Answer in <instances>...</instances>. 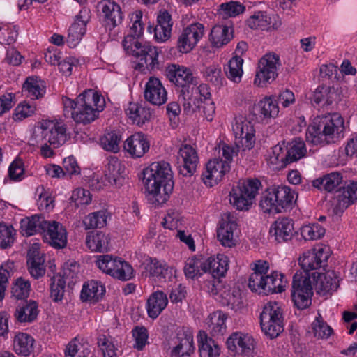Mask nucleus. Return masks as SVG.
<instances>
[{"mask_svg": "<svg viewBox=\"0 0 357 357\" xmlns=\"http://www.w3.org/2000/svg\"><path fill=\"white\" fill-rule=\"evenodd\" d=\"M245 6L238 1H230L222 3L220 11L222 12L223 17H235L245 10Z\"/></svg>", "mask_w": 357, "mask_h": 357, "instance_id": "57", "label": "nucleus"}, {"mask_svg": "<svg viewBox=\"0 0 357 357\" xmlns=\"http://www.w3.org/2000/svg\"><path fill=\"white\" fill-rule=\"evenodd\" d=\"M283 324L282 309L277 303H268L266 305L260 314V322H275Z\"/></svg>", "mask_w": 357, "mask_h": 357, "instance_id": "41", "label": "nucleus"}, {"mask_svg": "<svg viewBox=\"0 0 357 357\" xmlns=\"http://www.w3.org/2000/svg\"><path fill=\"white\" fill-rule=\"evenodd\" d=\"M35 110L36 107L34 105L24 101L19 104L15 108L13 114V119L15 121H21L31 116Z\"/></svg>", "mask_w": 357, "mask_h": 357, "instance_id": "62", "label": "nucleus"}, {"mask_svg": "<svg viewBox=\"0 0 357 357\" xmlns=\"http://www.w3.org/2000/svg\"><path fill=\"white\" fill-rule=\"evenodd\" d=\"M198 342L200 357H218L220 355L218 344L208 337L204 331H199Z\"/></svg>", "mask_w": 357, "mask_h": 357, "instance_id": "34", "label": "nucleus"}, {"mask_svg": "<svg viewBox=\"0 0 357 357\" xmlns=\"http://www.w3.org/2000/svg\"><path fill=\"white\" fill-rule=\"evenodd\" d=\"M166 75L170 82L180 87L197 82L190 69L176 65L168 66L166 70Z\"/></svg>", "mask_w": 357, "mask_h": 357, "instance_id": "21", "label": "nucleus"}, {"mask_svg": "<svg viewBox=\"0 0 357 357\" xmlns=\"http://www.w3.org/2000/svg\"><path fill=\"white\" fill-rule=\"evenodd\" d=\"M79 272V265L75 261H67L64 264L62 273L59 277L68 282V285L74 282V278H77Z\"/></svg>", "mask_w": 357, "mask_h": 357, "instance_id": "59", "label": "nucleus"}, {"mask_svg": "<svg viewBox=\"0 0 357 357\" xmlns=\"http://www.w3.org/2000/svg\"><path fill=\"white\" fill-rule=\"evenodd\" d=\"M14 229L11 226L0 224V247L6 249L10 247L14 242Z\"/></svg>", "mask_w": 357, "mask_h": 357, "instance_id": "61", "label": "nucleus"}, {"mask_svg": "<svg viewBox=\"0 0 357 357\" xmlns=\"http://www.w3.org/2000/svg\"><path fill=\"white\" fill-rule=\"evenodd\" d=\"M328 253L324 252V248H319L317 251L308 252L299 259V264L305 272V275H310L309 271L318 269L327 266Z\"/></svg>", "mask_w": 357, "mask_h": 357, "instance_id": "15", "label": "nucleus"}, {"mask_svg": "<svg viewBox=\"0 0 357 357\" xmlns=\"http://www.w3.org/2000/svg\"><path fill=\"white\" fill-rule=\"evenodd\" d=\"M45 259L40 255V252L33 248L28 252L27 266L28 269L33 278L38 279L45 273L44 266Z\"/></svg>", "mask_w": 357, "mask_h": 357, "instance_id": "33", "label": "nucleus"}, {"mask_svg": "<svg viewBox=\"0 0 357 357\" xmlns=\"http://www.w3.org/2000/svg\"><path fill=\"white\" fill-rule=\"evenodd\" d=\"M107 212L98 211L89 214L83 220L86 229L102 228L107 224Z\"/></svg>", "mask_w": 357, "mask_h": 357, "instance_id": "47", "label": "nucleus"}, {"mask_svg": "<svg viewBox=\"0 0 357 357\" xmlns=\"http://www.w3.org/2000/svg\"><path fill=\"white\" fill-rule=\"evenodd\" d=\"M100 96L92 89L83 91L78 96V107L71 112V116L77 123L89 124L99 116L100 110L97 107Z\"/></svg>", "mask_w": 357, "mask_h": 357, "instance_id": "3", "label": "nucleus"}, {"mask_svg": "<svg viewBox=\"0 0 357 357\" xmlns=\"http://www.w3.org/2000/svg\"><path fill=\"white\" fill-rule=\"evenodd\" d=\"M204 27L202 24L194 23L185 28L177 40V49L181 53L190 52L203 36Z\"/></svg>", "mask_w": 357, "mask_h": 357, "instance_id": "9", "label": "nucleus"}, {"mask_svg": "<svg viewBox=\"0 0 357 357\" xmlns=\"http://www.w3.org/2000/svg\"><path fill=\"white\" fill-rule=\"evenodd\" d=\"M336 195L347 202H349V204H353L357 200V182L349 181V183L336 190Z\"/></svg>", "mask_w": 357, "mask_h": 357, "instance_id": "51", "label": "nucleus"}, {"mask_svg": "<svg viewBox=\"0 0 357 357\" xmlns=\"http://www.w3.org/2000/svg\"><path fill=\"white\" fill-rule=\"evenodd\" d=\"M105 293V287L102 282L93 280L84 284L80 298L84 302L89 301L96 303L102 298Z\"/></svg>", "mask_w": 357, "mask_h": 357, "instance_id": "23", "label": "nucleus"}, {"mask_svg": "<svg viewBox=\"0 0 357 357\" xmlns=\"http://www.w3.org/2000/svg\"><path fill=\"white\" fill-rule=\"evenodd\" d=\"M342 183V176L340 172H332L313 181L314 188L324 190L327 192L335 191L340 188Z\"/></svg>", "mask_w": 357, "mask_h": 357, "instance_id": "30", "label": "nucleus"}, {"mask_svg": "<svg viewBox=\"0 0 357 357\" xmlns=\"http://www.w3.org/2000/svg\"><path fill=\"white\" fill-rule=\"evenodd\" d=\"M259 206L264 213H278L273 186L268 188L262 193Z\"/></svg>", "mask_w": 357, "mask_h": 357, "instance_id": "46", "label": "nucleus"}, {"mask_svg": "<svg viewBox=\"0 0 357 357\" xmlns=\"http://www.w3.org/2000/svg\"><path fill=\"white\" fill-rule=\"evenodd\" d=\"M201 260L197 258L188 259L184 267V273L187 278L194 279L201 275Z\"/></svg>", "mask_w": 357, "mask_h": 357, "instance_id": "64", "label": "nucleus"}, {"mask_svg": "<svg viewBox=\"0 0 357 357\" xmlns=\"http://www.w3.org/2000/svg\"><path fill=\"white\" fill-rule=\"evenodd\" d=\"M133 272L131 265L120 259L112 276L122 281H127L133 278Z\"/></svg>", "mask_w": 357, "mask_h": 357, "instance_id": "52", "label": "nucleus"}, {"mask_svg": "<svg viewBox=\"0 0 357 357\" xmlns=\"http://www.w3.org/2000/svg\"><path fill=\"white\" fill-rule=\"evenodd\" d=\"M123 148L132 157L140 158L149 150L150 142L147 135L136 132L125 141Z\"/></svg>", "mask_w": 357, "mask_h": 357, "instance_id": "17", "label": "nucleus"}, {"mask_svg": "<svg viewBox=\"0 0 357 357\" xmlns=\"http://www.w3.org/2000/svg\"><path fill=\"white\" fill-rule=\"evenodd\" d=\"M266 20V12L259 11L255 13L254 15L250 16L247 20L248 26L253 29H261L265 30L267 26Z\"/></svg>", "mask_w": 357, "mask_h": 357, "instance_id": "60", "label": "nucleus"}, {"mask_svg": "<svg viewBox=\"0 0 357 357\" xmlns=\"http://www.w3.org/2000/svg\"><path fill=\"white\" fill-rule=\"evenodd\" d=\"M310 129L313 143L321 145L335 143L343 137L344 120L339 113H328L314 119Z\"/></svg>", "mask_w": 357, "mask_h": 357, "instance_id": "2", "label": "nucleus"}, {"mask_svg": "<svg viewBox=\"0 0 357 357\" xmlns=\"http://www.w3.org/2000/svg\"><path fill=\"white\" fill-rule=\"evenodd\" d=\"M237 225L233 221L222 220L217 230L218 239L224 246L231 247L234 243V230L236 229Z\"/></svg>", "mask_w": 357, "mask_h": 357, "instance_id": "40", "label": "nucleus"}, {"mask_svg": "<svg viewBox=\"0 0 357 357\" xmlns=\"http://www.w3.org/2000/svg\"><path fill=\"white\" fill-rule=\"evenodd\" d=\"M227 318V316L221 312L213 313L211 317V324H209L211 333L213 336L222 335L226 332L225 320Z\"/></svg>", "mask_w": 357, "mask_h": 357, "instance_id": "48", "label": "nucleus"}, {"mask_svg": "<svg viewBox=\"0 0 357 357\" xmlns=\"http://www.w3.org/2000/svg\"><path fill=\"white\" fill-rule=\"evenodd\" d=\"M46 225H48V221L42 215L25 218L20 221V229L22 234L26 236H31L36 233L43 234Z\"/></svg>", "mask_w": 357, "mask_h": 357, "instance_id": "24", "label": "nucleus"}, {"mask_svg": "<svg viewBox=\"0 0 357 357\" xmlns=\"http://www.w3.org/2000/svg\"><path fill=\"white\" fill-rule=\"evenodd\" d=\"M278 211L282 213L291 210L294 205V192L287 186H273Z\"/></svg>", "mask_w": 357, "mask_h": 357, "instance_id": "25", "label": "nucleus"}, {"mask_svg": "<svg viewBox=\"0 0 357 357\" xmlns=\"http://www.w3.org/2000/svg\"><path fill=\"white\" fill-rule=\"evenodd\" d=\"M260 186L261 181L257 178H248L239 181L229 193L230 203L237 210H248Z\"/></svg>", "mask_w": 357, "mask_h": 357, "instance_id": "4", "label": "nucleus"}, {"mask_svg": "<svg viewBox=\"0 0 357 357\" xmlns=\"http://www.w3.org/2000/svg\"><path fill=\"white\" fill-rule=\"evenodd\" d=\"M284 275L278 271H273L270 275L259 277L255 274L249 276L248 286L249 289L259 295H268L281 293L284 289L282 279Z\"/></svg>", "mask_w": 357, "mask_h": 357, "instance_id": "6", "label": "nucleus"}, {"mask_svg": "<svg viewBox=\"0 0 357 357\" xmlns=\"http://www.w3.org/2000/svg\"><path fill=\"white\" fill-rule=\"evenodd\" d=\"M228 257L224 255H218L217 257H210L206 261H201V270L208 272L213 278L225 275L228 269Z\"/></svg>", "mask_w": 357, "mask_h": 357, "instance_id": "20", "label": "nucleus"}, {"mask_svg": "<svg viewBox=\"0 0 357 357\" xmlns=\"http://www.w3.org/2000/svg\"><path fill=\"white\" fill-rule=\"evenodd\" d=\"M142 266L149 277L156 278L159 280L165 279L168 274V268L156 258L149 257L144 260Z\"/></svg>", "mask_w": 357, "mask_h": 357, "instance_id": "39", "label": "nucleus"}, {"mask_svg": "<svg viewBox=\"0 0 357 357\" xmlns=\"http://www.w3.org/2000/svg\"><path fill=\"white\" fill-rule=\"evenodd\" d=\"M305 142L301 138H296L286 146V153L283 160L287 165L300 160L305 156Z\"/></svg>", "mask_w": 357, "mask_h": 357, "instance_id": "35", "label": "nucleus"}, {"mask_svg": "<svg viewBox=\"0 0 357 357\" xmlns=\"http://www.w3.org/2000/svg\"><path fill=\"white\" fill-rule=\"evenodd\" d=\"M175 347L172 350V355L178 357L189 356L193 353V335L189 328H182L177 331Z\"/></svg>", "mask_w": 357, "mask_h": 357, "instance_id": "14", "label": "nucleus"}, {"mask_svg": "<svg viewBox=\"0 0 357 357\" xmlns=\"http://www.w3.org/2000/svg\"><path fill=\"white\" fill-rule=\"evenodd\" d=\"M301 234L305 240L321 238L325 234V229L319 225H306L301 228Z\"/></svg>", "mask_w": 357, "mask_h": 357, "instance_id": "58", "label": "nucleus"}, {"mask_svg": "<svg viewBox=\"0 0 357 357\" xmlns=\"http://www.w3.org/2000/svg\"><path fill=\"white\" fill-rule=\"evenodd\" d=\"M280 64L278 54H265L259 61L254 83L259 86H263L264 84L274 81L278 76V67Z\"/></svg>", "mask_w": 357, "mask_h": 357, "instance_id": "8", "label": "nucleus"}, {"mask_svg": "<svg viewBox=\"0 0 357 357\" xmlns=\"http://www.w3.org/2000/svg\"><path fill=\"white\" fill-rule=\"evenodd\" d=\"M121 139V135L117 134L116 132H109L105 133L100 137V145L107 151L117 153L119 150V142Z\"/></svg>", "mask_w": 357, "mask_h": 357, "instance_id": "50", "label": "nucleus"}, {"mask_svg": "<svg viewBox=\"0 0 357 357\" xmlns=\"http://www.w3.org/2000/svg\"><path fill=\"white\" fill-rule=\"evenodd\" d=\"M157 22L154 29L155 37L158 40L165 41L171 36L173 24L171 15L167 10L160 11Z\"/></svg>", "mask_w": 357, "mask_h": 357, "instance_id": "29", "label": "nucleus"}, {"mask_svg": "<svg viewBox=\"0 0 357 357\" xmlns=\"http://www.w3.org/2000/svg\"><path fill=\"white\" fill-rule=\"evenodd\" d=\"M119 260L120 258H113L112 255H105L99 256L96 263L102 272L112 276Z\"/></svg>", "mask_w": 357, "mask_h": 357, "instance_id": "53", "label": "nucleus"}, {"mask_svg": "<svg viewBox=\"0 0 357 357\" xmlns=\"http://www.w3.org/2000/svg\"><path fill=\"white\" fill-rule=\"evenodd\" d=\"M312 329L314 337L321 339L329 337L333 331L332 328L324 321L320 314H318L312 322Z\"/></svg>", "mask_w": 357, "mask_h": 357, "instance_id": "49", "label": "nucleus"}, {"mask_svg": "<svg viewBox=\"0 0 357 357\" xmlns=\"http://www.w3.org/2000/svg\"><path fill=\"white\" fill-rule=\"evenodd\" d=\"M294 233V222L288 218H278L270 228V234L278 243L291 240Z\"/></svg>", "mask_w": 357, "mask_h": 357, "instance_id": "19", "label": "nucleus"}, {"mask_svg": "<svg viewBox=\"0 0 357 357\" xmlns=\"http://www.w3.org/2000/svg\"><path fill=\"white\" fill-rule=\"evenodd\" d=\"M312 275L316 281L319 294L331 293L336 291L339 287L338 278L333 271H327L324 273L314 272Z\"/></svg>", "mask_w": 357, "mask_h": 357, "instance_id": "22", "label": "nucleus"}, {"mask_svg": "<svg viewBox=\"0 0 357 357\" xmlns=\"http://www.w3.org/2000/svg\"><path fill=\"white\" fill-rule=\"evenodd\" d=\"M22 90L27 92V96L32 100L39 99L45 95V83L38 77H29L23 84Z\"/></svg>", "mask_w": 357, "mask_h": 357, "instance_id": "36", "label": "nucleus"}, {"mask_svg": "<svg viewBox=\"0 0 357 357\" xmlns=\"http://www.w3.org/2000/svg\"><path fill=\"white\" fill-rule=\"evenodd\" d=\"M86 21L82 20L79 15L77 17V20L70 26L67 43L70 47H74L82 40L86 33Z\"/></svg>", "mask_w": 357, "mask_h": 357, "instance_id": "38", "label": "nucleus"}, {"mask_svg": "<svg viewBox=\"0 0 357 357\" xmlns=\"http://www.w3.org/2000/svg\"><path fill=\"white\" fill-rule=\"evenodd\" d=\"M144 98L153 105L160 106L167 100V93L158 78L151 77L146 82Z\"/></svg>", "mask_w": 357, "mask_h": 357, "instance_id": "13", "label": "nucleus"}, {"mask_svg": "<svg viewBox=\"0 0 357 357\" xmlns=\"http://www.w3.org/2000/svg\"><path fill=\"white\" fill-rule=\"evenodd\" d=\"M260 325L262 331L270 339L277 337L284 331V324L277 322H260Z\"/></svg>", "mask_w": 357, "mask_h": 357, "instance_id": "63", "label": "nucleus"}, {"mask_svg": "<svg viewBox=\"0 0 357 357\" xmlns=\"http://www.w3.org/2000/svg\"><path fill=\"white\" fill-rule=\"evenodd\" d=\"M31 285L29 281L19 278L12 287L13 296L18 300L25 301L29 295Z\"/></svg>", "mask_w": 357, "mask_h": 357, "instance_id": "55", "label": "nucleus"}, {"mask_svg": "<svg viewBox=\"0 0 357 357\" xmlns=\"http://www.w3.org/2000/svg\"><path fill=\"white\" fill-rule=\"evenodd\" d=\"M34 340L24 333H19L14 338L13 347L17 354L24 356H29L33 350Z\"/></svg>", "mask_w": 357, "mask_h": 357, "instance_id": "42", "label": "nucleus"}, {"mask_svg": "<svg viewBox=\"0 0 357 357\" xmlns=\"http://www.w3.org/2000/svg\"><path fill=\"white\" fill-rule=\"evenodd\" d=\"M142 17V13L141 11L136 13L135 20L130 28V33L125 37L123 41V47L126 51L129 50V45H131V43H133L134 40H137V38L143 33L144 27Z\"/></svg>", "mask_w": 357, "mask_h": 357, "instance_id": "44", "label": "nucleus"}, {"mask_svg": "<svg viewBox=\"0 0 357 357\" xmlns=\"http://www.w3.org/2000/svg\"><path fill=\"white\" fill-rule=\"evenodd\" d=\"M291 299L298 310L308 308L312 304L313 296L310 275L296 273L291 284Z\"/></svg>", "mask_w": 357, "mask_h": 357, "instance_id": "7", "label": "nucleus"}, {"mask_svg": "<svg viewBox=\"0 0 357 357\" xmlns=\"http://www.w3.org/2000/svg\"><path fill=\"white\" fill-rule=\"evenodd\" d=\"M252 112L257 118L268 123L271 119H275L279 114V107L273 97H265L253 106Z\"/></svg>", "mask_w": 357, "mask_h": 357, "instance_id": "16", "label": "nucleus"}, {"mask_svg": "<svg viewBox=\"0 0 357 357\" xmlns=\"http://www.w3.org/2000/svg\"><path fill=\"white\" fill-rule=\"evenodd\" d=\"M124 171V165L116 158H112L108 161L105 176L112 185L120 188L123 183Z\"/></svg>", "mask_w": 357, "mask_h": 357, "instance_id": "26", "label": "nucleus"}, {"mask_svg": "<svg viewBox=\"0 0 357 357\" xmlns=\"http://www.w3.org/2000/svg\"><path fill=\"white\" fill-rule=\"evenodd\" d=\"M129 47L130 49L127 52L139 59V63L135 66L136 70L144 71L146 69L152 73L160 69L159 51L156 47L151 45L149 43H142L138 40H134Z\"/></svg>", "mask_w": 357, "mask_h": 357, "instance_id": "5", "label": "nucleus"}, {"mask_svg": "<svg viewBox=\"0 0 357 357\" xmlns=\"http://www.w3.org/2000/svg\"><path fill=\"white\" fill-rule=\"evenodd\" d=\"M66 281L59 276L53 277L50 285V297L57 302L63 299Z\"/></svg>", "mask_w": 357, "mask_h": 357, "instance_id": "56", "label": "nucleus"}, {"mask_svg": "<svg viewBox=\"0 0 357 357\" xmlns=\"http://www.w3.org/2000/svg\"><path fill=\"white\" fill-rule=\"evenodd\" d=\"M326 97V109H334L343 98L342 89L335 86H327L325 88L322 93Z\"/></svg>", "mask_w": 357, "mask_h": 357, "instance_id": "54", "label": "nucleus"}, {"mask_svg": "<svg viewBox=\"0 0 357 357\" xmlns=\"http://www.w3.org/2000/svg\"><path fill=\"white\" fill-rule=\"evenodd\" d=\"M106 27L112 29L122 22L123 16L121 8L114 1H108L102 8Z\"/></svg>", "mask_w": 357, "mask_h": 357, "instance_id": "28", "label": "nucleus"}, {"mask_svg": "<svg viewBox=\"0 0 357 357\" xmlns=\"http://www.w3.org/2000/svg\"><path fill=\"white\" fill-rule=\"evenodd\" d=\"M142 174L149 202L155 206L165 203L174 188L170 165L165 161L152 162L144 169Z\"/></svg>", "mask_w": 357, "mask_h": 357, "instance_id": "1", "label": "nucleus"}, {"mask_svg": "<svg viewBox=\"0 0 357 357\" xmlns=\"http://www.w3.org/2000/svg\"><path fill=\"white\" fill-rule=\"evenodd\" d=\"M110 238L100 231H91L86 238V243L92 251L105 252L109 250Z\"/></svg>", "mask_w": 357, "mask_h": 357, "instance_id": "31", "label": "nucleus"}, {"mask_svg": "<svg viewBox=\"0 0 357 357\" xmlns=\"http://www.w3.org/2000/svg\"><path fill=\"white\" fill-rule=\"evenodd\" d=\"M229 166L226 161L213 160L206 165V170L202 174L204 183L212 187L220 182L223 176L229 171Z\"/></svg>", "mask_w": 357, "mask_h": 357, "instance_id": "12", "label": "nucleus"}, {"mask_svg": "<svg viewBox=\"0 0 357 357\" xmlns=\"http://www.w3.org/2000/svg\"><path fill=\"white\" fill-rule=\"evenodd\" d=\"M38 314L37 303L33 300H25L17 307L15 315L20 322H31L36 319Z\"/></svg>", "mask_w": 357, "mask_h": 357, "instance_id": "32", "label": "nucleus"}, {"mask_svg": "<svg viewBox=\"0 0 357 357\" xmlns=\"http://www.w3.org/2000/svg\"><path fill=\"white\" fill-rule=\"evenodd\" d=\"M178 155L182 159V165L178 167L179 174L184 176H191L199 161L196 151L190 145L185 144L180 148Z\"/></svg>", "mask_w": 357, "mask_h": 357, "instance_id": "18", "label": "nucleus"}, {"mask_svg": "<svg viewBox=\"0 0 357 357\" xmlns=\"http://www.w3.org/2000/svg\"><path fill=\"white\" fill-rule=\"evenodd\" d=\"M44 241L56 249L64 248L67 245V232L58 222L48 221L43 233Z\"/></svg>", "mask_w": 357, "mask_h": 357, "instance_id": "11", "label": "nucleus"}, {"mask_svg": "<svg viewBox=\"0 0 357 357\" xmlns=\"http://www.w3.org/2000/svg\"><path fill=\"white\" fill-rule=\"evenodd\" d=\"M42 138L54 148L63 145L66 139V127L52 121H45L41 124Z\"/></svg>", "mask_w": 357, "mask_h": 357, "instance_id": "10", "label": "nucleus"}, {"mask_svg": "<svg viewBox=\"0 0 357 357\" xmlns=\"http://www.w3.org/2000/svg\"><path fill=\"white\" fill-rule=\"evenodd\" d=\"M168 303L167 295L162 291H157L151 294L147 300V312L149 317L157 318Z\"/></svg>", "mask_w": 357, "mask_h": 357, "instance_id": "27", "label": "nucleus"}, {"mask_svg": "<svg viewBox=\"0 0 357 357\" xmlns=\"http://www.w3.org/2000/svg\"><path fill=\"white\" fill-rule=\"evenodd\" d=\"M127 114L133 123L140 126L149 121L151 116L149 109L142 107L137 103H130Z\"/></svg>", "mask_w": 357, "mask_h": 357, "instance_id": "45", "label": "nucleus"}, {"mask_svg": "<svg viewBox=\"0 0 357 357\" xmlns=\"http://www.w3.org/2000/svg\"><path fill=\"white\" fill-rule=\"evenodd\" d=\"M243 59L238 55L234 56L229 61L227 67L225 68V73L229 80L235 83L241 82L243 73Z\"/></svg>", "mask_w": 357, "mask_h": 357, "instance_id": "43", "label": "nucleus"}, {"mask_svg": "<svg viewBox=\"0 0 357 357\" xmlns=\"http://www.w3.org/2000/svg\"><path fill=\"white\" fill-rule=\"evenodd\" d=\"M233 38L232 29L225 25L214 26L210 33V41L213 47H220L227 44Z\"/></svg>", "mask_w": 357, "mask_h": 357, "instance_id": "37", "label": "nucleus"}]
</instances>
